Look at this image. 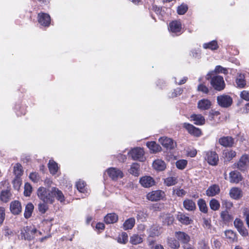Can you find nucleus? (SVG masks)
Here are the masks:
<instances>
[{"label":"nucleus","instance_id":"nucleus-19","mask_svg":"<svg viewBox=\"0 0 249 249\" xmlns=\"http://www.w3.org/2000/svg\"><path fill=\"white\" fill-rule=\"evenodd\" d=\"M23 170L21 165L17 163L14 167V174L15 175V178L13 181V184L14 185L16 184V181H18L19 178L22 175Z\"/></svg>","mask_w":249,"mask_h":249},{"label":"nucleus","instance_id":"nucleus-11","mask_svg":"<svg viewBox=\"0 0 249 249\" xmlns=\"http://www.w3.org/2000/svg\"><path fill=\"white\" fill-rule=\"evenodd\" d=\"M163 226H170L172 225L175 220L174 216L171 213H161L159 217Z\"/></svg>","mask_w":249,"mask_h":249},{"label":"nucleus","instance_id":"nucleus-46","mask_svg":"<svg viewBox=\"0 0 249 249\" xmlns=\"http://www.w3.org/2000/svg\"><path fill=\"white\" fill-rule=\"evenodd\" d=\"M221 217L225 224L229 223L232 218L227 211L221 212Z\"/></svg>","mask_w":249,"mask_h":249},{"label":"nucleus","instance_id":"nucleus-61","mask_svg":"<svg viewBox=\"0 0 249 249\" xmlns=\"http://www.w3.org/2000/svg\"><path fill=\"white\" fill-rule=\"evenodd\" d=\"M225 86L224 77L219 75V91L223 90L225 88Z\"/></svg>","mask_w":249,"mask_h":249},{"label":"nucleus","instance_id":"nucleus-57","mask_svg":"<svg viewBox=\"0 0 249 249\" xmlns=\"http://www.w3.org/2000/svg\"><path fill=\"white\" fill-rule=\"evenodd\" d=\"M183 91V89L181 88H177L174 89V91L172 93L171 97L175 98L178 95H181Z\"/></svg>","mask_w":249,"mask_h":249},{"label":"nucleus","instance_id":"nucleus-23","mask_svg":"<svg viewBox=\"0 0 249 249\" xmlns=\"http://www.w3.org/2000/svg\"><path fill=\"white\" fill-rule=\"evenodd\" d=\"M219 143L225 147H231L234 144V139L230 136L223 137L219 139Z\"/></svg>","mask_w":249,"mask_h":249},{"label":"nucleus","instance_id":"nucleus-30","mask_svg":"<svg viewBox=\"0 0 249 249\" xmlns=\"http://www.w3.org/2000/svg\"><path fill=\"white\" fill-rule=\"evenodd\" d=\"M12 194L10 189L2 190L0 194V199L4 203L8 202L11 199Z\"/></svg>","mask_w":249,"mask_h":249},{"label":"nucleus","instance_id":"nucleus-43","mask_svg":"<svg viewBox=\"0 0 249 249\" xmlns=\"http://www.w3.org/2000/svg\"><path fill=\"white\" fill-rule=\"evenodd\" d=\"M117 242L120 244H125L128 242V234L125 232H122L117 239Z\"/></svg>","mask_w":249,"mask_h":249},{"label":"nucleus","instance_id":"nucleus-60","mask_svg":"<svg viewBox=\"0 0 249 249\" xmlns=\"http://www.w3.org/2000/svg\"><path fill=\"white\" fill-rule=\"evenodd\" d=\"M229 73L228 69L219 65V74L222 73L224 75L225 80H227V74Z\"/></svg>","mask_w":249,"mask_h":249},{"label":"nucleus","instance_id":"nucleus-32","mask_svg":"<svg viewBox=\"0 0 249 249\" xmlns=\"http://www.w3.org/2000/svg\"><path fill=\"white\" fill-rule=\"evenodd\" d=\"M135 219L133 217L126 219L123 225V229L125 231L131 230L135 226Z\"/></svg>","mask_w":249,"mask_h":249},{"label":"nucleus","instance_id":"nucleus-44","mask_svg":"<svg viewBox=\"0 0 249 249\" xmlns=\"http://www.w3.org/2000/svg\"><path fill=\"white\" fill-rule=\"evenodd\" d=\"M164 183L167 186H173L178 183V179L175 177H169L164 179Z\"/></svg>","mask_w":249,"mask_h":249},{"label":"nucleus","instance_id":"nucleus-58","mask_svg":"<svg viewBox=\"0 0 249 249\" xmlns=\"http://www.w3.org/2000/svg\"><path fill=\"white\" fill-rule=\"evenodd\" d=\"M223 207L226 209V211L230 210L232 207V203L228 200H224L222 202Z\"/></svg>","mask_w":249,"mask_h":249},{"label":"nucleus","instance_id":"nucleus-31","mask_svg":"<svg viewBox=\"0 0 249 249\" xmlns=\"http://www.w3.org/2000/svg\"><path fill=\"white\" fill-rule=\"evenodd\" d=\"M168 246L173 249H178L180 248V244L178 239L173 237H168L167 239Z\"/></svg>","mask_w":249,"mask_h":249},{"label":"nucleus","instance_id":"nucleus-14","mask_svg":"<svg viewBox=\"0 0 249 249\" xmlns=\"http://www.w3.org/2000/svg\"><path fill=\"white\" fill-rule=\"evenodd\" d=\"M249 165V158L247 155H243L237 163V168L241 171L245 170Z\"/></svg>","mask_w":249,"mask_h":249},{"label":"nucleus","instance_id":"nucleus-21","mask_svg":"<svg viewBox=\"0 0 249 249\" xmlns=\"http://www.w3.org/2000/svg\"><path fill=\"white\" fill-rule=\"evenodd\" d=\"M184 209L188 211H195L196 210V203L192 199L186 198L183 202Z\"/></svg>","mask_w":249,"mask_h":249},{"label":"nucleus","instance_id":"nucleus-50","mask_svg":"<svg viewBox=\"0 0 249 249\" xmlns=\"http://www.w3.org/2000/svg\"><path fill=\"white\" fill-rule=\"evenodd\" d=\"M188 9V5L182 3L178 6L177 8V13L178 15H182L185 14Z\"/></svg>","mask_w":249,"mask_h":249},{"label":"nucleus","instance_id":"nucleus-37","mask_svg":"<svg viewBox=\"0 0 249 249\" xmlns=\"http://www.w3.org/2000/svg\"><path fill=\"white\" fill-rule=\"evenodd\" d=\"M236 84L237 85V87L240 89L244 88L245 87L246 82L245 80V76L244 74L242 73L237 74L236 79Z\"/></svg>","mask_w":249,"mask_h":249},{"label":"nucleus","instance_id":"nucleus-53","mask_svg":"<svg viewBox=\"0 0 249 249\" xmlns=\"http://www.w3.org/2000/svg\"><path fill=\"white\" fill-rule=\"evenodd\" d=\"M225 235L226 237L231 241H234L236 238L235 233L231 230H227L225 231Z\"/></svg>","mask_w":249,"mask_h":249},{"label":"nucleus","instance_id":"nucleus-62","mask_svg":"<svg viewBox=\"0 0 249 249\" xmlns=\"http://www.w3.org/2000/svg\"><path fill=\"white\" fill-rule=\"evenodd\" d=\"M240 97L246 101H249V91L243 90L240 93Z\"/></svg>","mask_w":249,"mask_h":249},{"label":"nucleus","instance_id":"nucleus-54","mask_svg":"<svg viewBox=\"0 0 249 249\" xmlns=\"http://www.w3.org/2000/svg\"><path fill=\"white\" fill-rule=\"evenodd\" d=\"M197 91L202 92L204 94H208L209 92V89L204 84H200L197 86Z\"/></svg>","mask_w":249,"mask_h":249},{"label":"nucleus","instance_id":"nucleus-55","mask_svg":"<svg viewBox=\"0 0 249 249\" xmlns=\"http://www.w3.org/2000/svg\"><path fill=\"white\" fill-rule=\"evenodd\" d=\"M173 193L175 194L178 196L183 197L186 195V192L183 189L177 188L173 190Z\"/></svg>","mask_w":249,"mask_h":249},{"label":"nucleus","instance_id":"nucleus-7","mask_svg":"<svg viewBox=\"0 0 249 249\" xmlns=\"http://www.w3.org/2000/svg\"><path fill=\"white\" fill-rule=\"evenodd\" d=\"M160 143L167 150L174 149L177 146V143L172 139L162 137L159 140Z\"/></svg>","mask_w":249,"mask_h":249},{"label":"nucleus","instance_id":"nucleus-49","mask_svg":"<svg viewBox=\"0 0 249 249\" xmlns=\"http://www.w3.org/2000/svg\"><path fill=\"white\" fill-rule=\"evenodd\" d=\"M188 163L186 160H179L176 161V165L177 168L180 170H183L185 168Z\"/></svg>","mask_w":249,"mask_h":249},{"label":"nucleus","instance_id":"nucleus-18","mask_svg":"<svg viewBox=\"0 0 249 249\" xmlns=\"http://www.w3.org/2000/svg\"><path fill=\"white\" fill-rule=\"evenodd\" d=\"M140 183L145 188H149L155 185L154 179L150 176H144L140 178Z\"/></svg>","mask_w":249,"mask_h":249},{"label":"nucleus","instance_id":"nucleus-59","mask_svg":"<svg viewBox=\"0 0 249 249\" xmlns=\"http://www.w3.org/2000/svg\"><path fill=\"white\" fill-rule=\"evenodd\" d=\"M5 218V210L3 207H0V224H3Z\"/></svg>","mask_w":249,"mask_h":249},{"label":"nucleus","instance_id":"nucleus-15","mask_svg":"<svg viewBox=\"0 0 249 249\" xmlns=\"http://www.w3.org/2000/svg\"><path fill=\"white\" fill-rule=\"evenodd\" d=\"M175 235L179 242L184 245L187 244L190 241V236L183 231H176Z\"/></svg>","mask_w":249,"mask_h":249},{"label":"nucleus","instance_id":"nucleus-12","mask_svg":"<svg viewBox=\"0 0 249 249\" xmlns=\"http://www.w3.org/2000/svg\"><path fill=\"white\" fill-rule=\"evenodd\" d=\"M10 211L14 215L20 214L22 212V206L21 202L18 200H14L10 204Z\"/></svg>","mask_w":249,"mask_h":249},{"label":"nucleus","instance_id":"nucleus-64","mask_svg":"<svg viewBox=\"0 0 249 249\" xmlns=\"http://www.w3.org/2000/svg\"><path fill=\"white\" fill-rule=\"evenodd\" d=\"M244 215L246 217V222L249 228V211L247 209L244 210Z\"/></svg>","mask_w":249,"mask_h":249},{"label":"nucleus","instance_id":"nucleus-45","mask_svg":"<svg viewBox=\"0 0 249 249\" xmlns=\"http://www.w3.org/2000/svg\"><path fill=\"white\" fill-rule=\"evenodd\" d=\"M203 47L205 49H209L212 50L217 49L218 45L216 40H213L210 42L204 43Z\"/></svg>","mask_w":249,"mask_h":249},{"label":"nucleus","instance_id":"nucleus-63","mask_svg":"<svg viewBox=\"0 0 249 249\" xmlns=\"http://www.w3.org/2000/svg\"><path fill=\"white\" fill-rule=\"evenodd\" d=\"M199 248L201 249H209L208 244L204 240H201L198 242Z\"/></svg>","mask_w":249,"mask_h":249},{"label":"nucleus","instance_id":"nucleus-8","mask_svg":"<svg viewBox=\"0 0 249 249\" xmlns=\"http://www.w3.org/2000/svg\"><path fill=\"white\" fill-rule=\"evenodd\" d=\"M169 31L176 36H179L183 32L182 25L180 21L173 20L169 25Z\"/></svg>","mask_w":249,"mask_h":249},{"label":"nucleus","instance_id":"nucleus-48","mask_svg":"<svg viewBox=\"0 0 249 249\" xmlns=\"http://www.w3.org/2000/svg\"><path fill=\"white\" fill-rule=\"evenodd\" d=\"M160 229L159 226L152 227L150 230L149 236L152 237L159 236L160 234Z\"/></svg>","mask_w":249,"mask_h":249},{"label":"nucleus","instance_id":"nucleus-5","mask_svg":"<svg viewBox=\"0 0 249 249\" xmlns=\"http://www.w3.org/2000/svg\"><path fill=\"white\" fill-rule=\"evenodd\" d=\"M165 196L164 191L160 190L152 191L147 194L146 198L151 201H157L163 199Z\"/></svg>","mask_w":249,"mask_h":249},{"label":"nucleus","instance_id":"nucleus-40","mask_svg":"<svg viewBox=\"0 0 249 249\" xmlns=\"http://www.w3.org/2000/svg\"><path fill=\"white\" fill-rule=\"evenodd\" d=\"M15 109L16 113L18 116H20L26 114V107L24 106H22L20 104H17L15 105Z\"/></svg>","mask_w":249,"mask_h":249},{"label":"nucleus","instance_id":"nucleus-2","mask_svg":"<svg viewBox=\"0 0 249 249\" xmlns=\"http://www.w3.org/2000/svg\"><path fill=\"white\" fill-rule=\"evenodd\" d=\"M208 80H210L211 86L216 90H218V66L215 67L214 70L209 72L206 76Z\"/></svg>","mask_w":249,"mask_h":249},{"label":"nucleus","instance_id":"nucleus-38","mask_svg":"<svg viewBox=\"0 0 249 249\" xmlns=\"http://www.w3.org/2000/svg\"><path fill=\"white\" fill-rule=\"evenodd\" d=\"M197 205L201 212L204 213H208V208L207 206L206 201L204 199H199L197 201Z\"/></svg>","mask_w":249,"mask_h":249},{"label":"nucleus","instance_id":"nucleus-9","mask_svg":"<svg viewBox=\"0 0 249 249\" xmlns=\"http://www.w3.org/2000/svg\"><path fill=\"white\" fill-rule=\"evenodd\" d=\"M37 21L41 26L48 27L51 24V17L47 13L40 12L37 14Z\"/></svg>","mask_w":249,"mask_h":249},{"label":"nucleus","instance_id":"nucleus-1","mask_svg":"<svg viewBox=\"0 0 249 249\" xmlns=\"http://www.w3.org/2000/svg\"><path fill=\"white\" fill-rule=\"evenodd\" d=\"M37 195L43 202L51 204L54 202L55 198L61 202L65 201L63 193L56 187H53L51 190H49L44 187H40L37 189Z\"/></svg>","mask_w":249,"mask_h":249},{"label":"nucleus","instance_id":"nucleus-52","mask_svg":"<svg viewBox=\"0 0 249 249\" xmlns=\"http://www.w3.org/2000/svg\"><path fill=\"white\" fill-rule=\"evenodd\" d=\"M30 179L35 183L38 182L40 180V176L38 173L32 172L29 175Z\"/></svg>","mask_w":249,"mask_h":249},{"label":"nucleus","instance_id":"nucleus-56","mask_svg":"<svg viewBox=\"0 0 249 249\" xmlns=\"http://www.w3.org/2000/svg\"><path fill=\"white\" fill-rule=\"evenodd\" d=\"M210 208L214 211L218 210V200L215 199H212L210 201Z\"/></svg>","mask_w":249,"mask_h":249},{"label":"nucleus","instance_id":"nucleus-41","mask_svg":"<svg viewBox=\"0 0 249 249\" xmlns=\"http://www.w3.org/2000/svg\"><path fill=\"white\" fill-rule=\"evenodd\" d=\"M86 183L83 180H79L76 183L77 190L80 193H85L87 192Z\"/></svg>","mask_w":249,"mask_h":249},{"label":"nucleus","instance_id":"nucleus-6","mask_svg":"<svg viewBox=\"0 0 249 249\" xmlns=\"http://www.w3.org/2000/svg\"><path fill=\"white\" fill-rule=\"evenodd\" d=\"M183 127L184 128L189 134L191 135L196 137H199L203 134L201 130L193 124L187 123H184L183 124Z\"/></svg>","mask_w":249,"mask_h":249},{"label":"nucleus","instance_id":"nucleus-27","mask_svg":"<svg viewBox=\"0 0 249 249\" xmlns=\"http://www.w3.org/2000/svg\"><path fill=\"white\" fill-rule=\"evenodd\" d=\"M211 106V102L208 99H203L199 100L197 103V107L202 110L209 109Z\"/></svg>","mask_w":249,"mask_h":249},{"label":"nucleus","instance_id":"nucleus-47","mask_svg":"<svg viewBox=\"0 0 249 249\" xmlns=\"http://www.w3.org/2000/svg\"><path fill=\"white\" fill-rule=\"evenodd\" d=\"M48 204H49V203L42 202H40L38 204V211L41 214H44L48 211L49 209Z\"/></svg>","mask_w":249,"mask_h":249},{"label":"nucleus","instance_id":"nucleus-16","mask_svg":"<svg viewBox=\"0 0 249 249\" xmlns=\"http://www.w3.org/2000/svg\"><path fill=\"white\" fill-rule=\"evenodd\" d=\"M205 159L210 165H215L217 164L218 159L217 157V154L215 152H207L206 153V156L205 157Z\"/></svg>","mask_w":249,"mask_h":249},{"label":"nucleus","instance_id":"nucleus-22","mask_svg":"<svg viewBox=\"0 0 249 249\" xmlns=\"http://www.w3.org/2000/svg\"><path fill=\"white\" fill-rule=\"evenodd\" d=\"M190 118L196 125H202L205 123L204 117L201 114H193L191 115Z\"/></svg>","mask_w":249,"mask_h":249},{"label":"nucleus","instance_id":"nucleus-10","mask_svg":"<svg viewBox=\"0 0 249 249\" xmlns=\"http://www.w3.org/2000/svg\"><path fill=\"white\" fill-rule=\"evenodd\" d=\"M106 172L113 180H117L119 178H122L124 177L123 172L117 168L110 167L106 170Z\"/></svg>","mask_w":249,"mask_h":249},{"label":"nucleus","instance_id":"nucleus-51","mask_svg":"<svg viewBox=\"0 0 249 249\" xmlns=\"http://www.w3.org/2000/svg\"><path fill=\"white\" fill-rule=\"evenodd\" d=\"M32 187L29 183L26 182L24 185V195L26 196H29L32 192Z\"/></svg>","mask_w":249,"mask_h":249},{"label":"nucleus","instance_id":"nucleus-29","mask_svg":"<svg viewBox=\"0 0 249 249\" xmlns=\"http://www.w3.org/2000/svg\"><path fill=\"white\" fill-rule=\"evenodd\" d=\"M230 196L234 199H238L242 196V191L237 187L232 188L230 192Z\"/></svg>","mask_w":249,"mask_h":249},{"label":"nucleus","instance_id":"nucleus-39","mask_svg":"<svg viewBox=\"0 0 249 249\" xmlns=\"http://www.w3.org/2000/svg\"><path fill=\"white\" fill-rule=\"evenodd\" d=\"M142 238L138 234H134L130 237V243L134 245L141 244L142 242Z\"/></svg>","mask_w":249,"mask_h":249},{"label":"nucleus","instance_id":"nucleus-20","mask_svg":"<svg viewBox=\"0 0 249 249\" xmlns=\"http://www.w3.org/2000/svg\"><path fill=\"white\" fill-rule=\"evenodd\" d=\"M146 145L151 153H157L162 150L161 147L155 141L147 142Z\"/></svg>","mask_w":249,"mask_h":249},{"label":"nucleus","instance_id":"nucleus-17","mask_svg":"<svg viewBox=\"0 0 249 249\" xmlns=\"http://www.w3.org/2000/svg\"><path fill=\"white\" fill-rule=\"evenodd\" d=\"M234 225L242 236H245L248 235V231L244 226L243 222L240 219L236 218L234 221Z\"/></svg>","mask_w":249,"mask_h":249},{"label":"nucleus","instance_id":"nucleus-25","mask_svg":"<svg viewBox=\"0 0 249 249\" xmlns=\"http://www.w3.org/2000/svg\"><path fill=\"white\" fill-rule=\"evenodd\" d=\"M118 220V216L115 213H109L104 217V221L107 224H113Z\"/></svg>","mask_w":249,"mask_h":249},{"label":"nucleus","instance_id":"nucleus-42","mask_svg":"<svg viewBox=\"0 0 249 249\" xmlns=\"http://www.w3.org/2000/svg\"><path fill=\"white\" fill-rule=\"evenodd\" d=\"M140 164L138 163H133L129 169V173L136 177L139 175Z\"/></svg>","mask_w":249,"mask_h":249},{"label":"nucleus","instance_id":"nucleus-26","mask_svg":"<svg viewBox=\"0 0 249 249\" xmlns=\"http://www.w3.org/2000/svg\"><path fill=\"white\" fill-rule=\"evenodd\" d=\"M236 152L232 150L226 149L223 151L222 157L224 159L225 162L230 161L233 158L235 157Z\"/></svg>","mask_w":249,"mask_h":249},{"label":"nucleus","instance_id":"nucleus-13","mask_svg":"<svg viewBox=\"0 0 249 249\" xmlns=\"http://www.w3.org/2000/svg\"><path fill=\"white\" fill-rule=\"evenodd\" d=\"M232 103V99L228 95L223 94L219 96V106L222 107H229Z\"/></svg>","mask_w":249,"mask_h":249},{"label":"nucleus","instance_id":"nucleus-4","mask_svg":"<svg viewBox=\"0 0 249 249\" xmlns=\"http://www.w3.org/2000/svg\"><path fill=\"white\" fill-rule=\"evenodd\" d=\"M37 232V230L36 228H32L30 226H26L24 228L23 231L21 232L22 237L25 240L31 241L35 237V234Z\"/></svg>","mask_w":249,"mask_h":249},{"label":"nucleus","instance_id":"nucleus-34","mask_svg":"<svg viewBox=\"0 0 249 249\" xmlns=\"http://www.w3.org/2000/svg\"><path fill=\"white\" fill-rule=\"evenodd\" d=\"M217 194L218 186L216 184L211 185L206 191V195L209 197L214 196Z\"/></svg>","mask_w":249,"mask_h":249},{"label":"nucleus","instance_id":"nucleus-28","mask_svg":"<svg viewBox=\"0 0 249 249\" xmlns=\"http://www.w3.org/2000/svg\"><path fill=\"white\" fill-rule=\"evenodd\" d=\"M153 168L159 171H162L165 169L166 167L165 162L161 160H156L153 163Z\"/></svg>","mask_w":249,"mask_h":249},{"label":"nucleus","instance_id":"nucleus-33","mask_svg":"<svg viewBox=\"0 0 249 249\" xmlns=\"http://www.w3.org/2000/svg\"><path fill=\"white\" fill-rule=\"evenodd\" d=\"M178 220L184 225H189L191 224L192 220L185 214L182 213H178L177 215Z\"/></svg>","mask_w":249,"mask_h":249},{"label":"nucleus","instance_id":"nucleus-24","mask_svg":"<svg viewBox=\"0 0 249 249\" xmlns=\"http://www.w3.org/2000/svg\"><path fill=\"white\" fill-rule=\"evenodd\" d=\"M242 178L241 174L237 171H233L230 173V180L231 182L238 183L242 180Z\"/></svg>","mask_w":249,"mask_h":249},{"label":"nucleus","instance_id":"nucleus-36","mask_svg":"<svg viewBox=\"0 0 249 249\" xmlns=\"http://www.w3.org/2000/svg\"><path fill=\"white\" fill-rule=\"evenodd\" d=\"M34 209V205L29 202L25 206V211L24 213V216L25 218L28 219L32 216V213Z\"/></svg>","mask_w":249,"mask_h":249},{"label":"nucleus","instance_id":"nucleus-35","mask_svg":"<svg viewBox=\"0 0 249 249\" xmlns=\"http://www.w3.org/2000/svg\"><path fill=\"white\" fill-rule=\"evenodd\" d=\"M48 168L50 173L53 175H55L58 172L59 167L58 164L53 160H50L48 163Z\"/></svg>","mask_w":249,"mask_h":249},{"label":"nucleus","instance_id":"nucleus-3","mask_svg":"<svg viewBox=\"0 0 249 249\" xmlns=\"http://www.w3.org/2000/svg\"><path fill=\"white\" fill-rule=\"evenodd\" d=\"M130 154L132 157V159L135 160L143 161L145 159L144 157V150L143 148L141 147H137L134 148L130 151Z\"/></svg>","mask_w":249,"mask_h":249}]
</instances>
